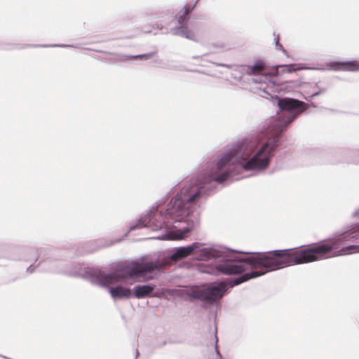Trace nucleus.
I'll return each mask as SVG.
<instances>
[{
    "instance_id": "4",
    "label": "nucleus",
    "mask_w": 359,
    "mask_h": 359,
    "mask_svg": "<svg viewBox=\"0 0 359 359\" xmlns=\"http://www.w3.org/2000/svg\"><path fill=\"white\" fill-rule=\"evenodd\" d=\"M353 216L359 218V209L353 212ZM337 235L338 238L335 241L308 248H315L324 245L328 248L322 257L316 258L313 262L341 255L359 252V222L346 226L342 231L337 232Z\"/></svg>"
},
{
    "instance_id": "1",
    "label": "nucleus",
    "mask_w": 359,
    "mask_h": 359,
    "mask_svg": "<svg viewBox=\"0 0 359 359\" xmlns=\"http://www.w3.org/2000/svg\"><path fill=\"white\" fill-rule=\"evenodd\" d=\"M259 90L260 96L265 98L270 96L273 104L279 108L277 119L271 123L273 138L263 144L250 159L255 144L248 138L233 143L215 162L207 163L205 168L170 200L163 213L158 211L157 206L152 207L144 216L140 217L136 224L130 226V231L144 227L151 228L153 231L165 229V233L158 236V239H182L188 232L199 225L198 207L200 201L214 192L215 182L222 184L226 181L233 171V165H240L245 170L252 171H261L267 168L280 144L281 133L297 116L308 109L309 104L294 98L272 97L266 88H260Z\"/></svg>"
},
{
    "instance_id": "7",
    "label": "nucleus",
    "mask_w": 359,
    "mask_h": 359,
    "mask_svg": "<svg viewBox=\"0 0 359 359\" xmlns=\"http://www.w3.org/2000/svg\"><path fill=\"white\" fill-rule=\"evenodd\" d=\"M189 17L184 15H181L178 18L179 25L172 28L170 32L172 35L182 36L188 39L191 41H197L198 40V35L201 33V30L198 29L197 33L189 29L187 27V21Z\"/></svg>"
},
{
    "instance_id": "13",
    "label": "nucleus",
    "mask_w": 359,
    "mask_h": 359,
    "mask_svg": "<svg viewBox=\"0 0 359 359\" xmlns=\"http://www.w3.org/2000/svg\"><path fill=\"white\" fill-rule=\"evenodd\" d=\"M131 60L130 55H117V60L119 62H127Z\"/></svg>"
},
{
    "instance_id": "20",
    "label": "nucleus",
    "mask_w": 359,
    "mask_h": 359,
    "mask_svg": "<svg viewBox=\"0 0 359 359\" xmlns=\"http://www.w3.org/2000/svg\"><path fill=\"white\" fill-rule=\"evenodd\" d=\"M153 27H156L157 29L161 30L163 29V25L162 24L156 23L153 25Z\"/></svg>"
},
{
    "instance_id": "9",
    "label": "nucleus",
    "mask_w": 359,
    "mask_h": 359,
    "mask_svg": "<svg viewBox=\"0 0 359 359\" xmlns=\"http://www.w3.org/2000/svg\"><path fill=\"white\" fill-rule=\"evenodd\" d=\"M327 69L332 71L359 72V61H333L327 64Z\"/></svg>"
},
{
    "instance_id": "5",
    "label": "nucleus",
    "mask_w": 359,
    "mask_h": 359,
    "mask_svg": "<svg viewBox=\"0 0 359 359\" xmlns=\"http://www.w3.org/2000/svg\"><path fill=\"white\" fill-rule=\"evenodd\" d=\"M128 262L120 263L119 264L117 265V266L113 271L109 273V274L114 273L120 265L125 264V263H128ZM92 269H97L98 271H100L101 277H104V276L109 275V273H102V269L100 267H94V266L82 267L80 264H76L72 269L68 271L67 273L70 276H72L74 277H80V278H83V280L88 281L92 285H97V286H99L101 287H108L111 297L114 299H129L133 297L132 291L128 287H126L122 285H118V286H115V287H109V285H114L118 283L125 282L128 280H135L136 279L139 278L140 277H137L134 279L127 278V279L121 280L120 281H117L116 283H109L107 285H102L100 283H94L93 281V279L94 277H91V274L90 272V271H91Z\"/></svg>"
},
{
    "instance_id": "8",
    "label": "nucleus",
    "mask_w": 359,
    "mask_h": 359,
    "mask_svg": "<svg viewBox=\"0 0 359 359\" xmlns=\"http://www.w3.org/2000/svg\"><path fill=\"white\" fill-rule=\"evenodd\" d=\"M57 262L53 257L41 258L38 256L36 261L27 269V272L32 273L36 269L40 271H57Z\"/></svg>"
},
{
    "instance_id": "2",
    "label": "nucleus",
    "mask_w": 359,
    "mask_h": 359,
    "mask_svg": "<svg viewBox=\"0 0 359 359\" xmlns=\"http://www.w3.org/2000/svg\"><path fill=\"white\" fill-rule=\"evenodd\" d=\"M235 250L228 249L223 246H212L210 248H201L198 243H194L187 246L177 248L175 251L169 256L159 254L157 257L143 256L130 262L120 265L112 273L104 277H101L100 271L92 269L90 271L93 282L102 285L116 283L121 280L137 277H144L148 273L154 271L161 272V270L171 264L172 261L177 262L184 259L191 254H196V259L200 261L215 260L217 264L213 269L204 271L208 273L215 276L220 274L233 275L243 271V260L235 258ZM245 259L252 266L259 264L264 266H276L273 258L265 255H256Z\"/></svg>"
},
{
    "instance_id": "19",
    "label": "nucleus",
    "mask_w": 359,
    "mask_h": 359,
    "mask_svg": "<svg viewBox=\"0 0 359 359\" xmlns=\"http://www.w3.org/2000/svg\"><path fill=\"white\" fill-rule=\"evenodd\" d=\"M195 7V5H193V7L192 8H185V10H184V13L183 15H188L191 11V10L193 9V8Z\"/></svg>"
},
{
    "instance_id": "17",
    "label": "nucleus",
    "mask_w": 359,
    "mask_h": 359,
    "mask_svg": "<svg viewBox=\"0 0 359 359\" xmlns=\"http://www.w3.org/2000/svg\"><path fill=\"white\" fill-rule=\"evenodd\" d=\"M26 251L28 253L32 254V255H33L34 256L39 253L38 252V250L34 248H28V249L26 250Z\"/></svg>"
},
{
    "instance_id": "6",
    "label": "nucleus",
    "mask_w": 359,
    "mask_h": 359,
    "mask_svg": "<svg viewBox=\"0 0 359 359\" xmlns=\"http://www.w3.org/2000/svg\"><path fill=\"white\" fill-rule=\"evenodd\" d=\"M306 69L305 67L300 64H290V65H276L273 69L271 73L266 74L264 69V66L262 62L257 61L252 66H248L246 69V73L250 75H257L259 78H255L252 81L255 83H265L267 85L271 84L273 86L278 85V76L285 73H292L298 70Z\"/></svg>"
},
{
    "instance_id": "23",
    "label": "nucleus",
    "mask_w": 359,
    "mask_h": 359,
    "mask_svg": "<svg viewBox=\"0 0 359 359\" xmlns=\"http://www.w3.org/2000/svg\"><path fill=\"white\" fill-rule=\"evenodd\" d=\"M138 354H139L138 351H137V350H136V355L137 356V355H138Z\"/></svg>"
},
{
    "instance_id": "16",
    "label": "nucleus",
    "mask_w": 359,
    "mask_h": 359,
    "mask_svg": "<svg viewBox=\"0 0 359 359\" xmlns=\"http://www.w3.org/2000/svg\"><path fill=\"white\" fill-rule=\"evenodd\" d=\"M155 54H156V52H151V53H148L142 54V59L149 60V59L151 58Z\"/></svg>"
},
{
    "instance_id": "24",
    "label": "nucleus",
    "mask_w": 359,
    "mask_h": 359,
    "mask_svg": "<svg viewBox=\"0 0 359 359\" xmlns=\"http://www.w3.org/2000/svg\"><path fill=\"white\" fill-rule=\"evenodd\" d=\"M198 1V0H196V3H197V1Z\"/></svg>"
},
{
    "instance_id": "15",
    "label": "nucleus",
    "mask_w": 359,
    "mask_h": 359,
    "mask_svg": "<svg viewBox=\"0 0 359 359\" xmlns=\"http://www.w3.org/2000/svg\"><path fill=\"white\" fill-rule=\"evenodd\" d=\"M274 41H275V45H276V48L282 49L284 52L285 51V49L283 48V46L279 43V35H277L274 38Z\"/></svg>"
},
{
    "instance_id": "11",
    "label": "nucleus",
    "mask_w": 359,
    "mask_h": 359,
    "mask_svg": "<svg viewBox=\"0 0 359 359\" xmlns=\"http://www.w3.org/2000/svg\"><path fill=\"white\" fill-rule=\"evenodd\" d=\"M34 47H42V48H47V47H61V48H65V47H74L73 45H67V44H50V45H34Z\"/></svg>"
},
{
    "instance_id": "14",
    "label": "nucleus",
    "mask_w": 359,
    "mask_h": 359,
    "mask_svg": "<svg viewBox=\"0 0 359 359\" xmlns=\"http://www.w3.org/2000/svg\"><path fill=\"white\" fill-rule=\"evenodd\" d=\"M151 14L155 15L156 18H163L165 15V13L164 10H158L156 12L152 13Z\"/></svg>"
},
{
    "instance_id": "10",
    "label": "nucleus",
    "mask_w": 359,
    "mask_h": 359,
    "mask_svg": "<svg viewBox=\"0 0 359 359\" xmlns=\"http://www.w3.org/2000/svg\"><path fill=\"white\" fill-rule=\"evenodd\" d=\"M154 289L155 285L153 284L135 285L133 287L134 293L133 294V297L137 299L147 297L151 294Z\"/></svg>"
},
{
    "instance_id": "21",
    "label": "nucleus",
    "mask_w": 359,
    "mask_h": 359,
    "mask_svg": "<svg viewBox=\"0 0 359 359\" xmlns=\"http://www.w3.org/2000/svg\"><path fill=\"white\" fill-rule=\"evenodd\" d=\"M131 60L133 59H142V54L141 55H130Z\"/></svg>"
},
{
    "instance_id": "12",
    "label": "nucleus",
    "mask_w": 359,
    "mask_h": 359,
    "mask_svg": "<svg viewBox=\"0 0 359 359\" xmlns=\"http://www.w3.org/2000/svg\"><path fill=\"white\" fill-rule=\"evenodd\" d=\"M212 46L219 49L221 51H225L229 49L228 45L224 43H212Z\"/></svg>"
},
{
    "instance_id": "3",
    "label": "nucleus",
    "mask_w": 359,
    "mask_h": 359,
    "mask_svg": "<svg viewBox=\"0 0 359 359\" xmlns=\"http://www.w3.org/2000/svg\"><path fill=\"white\" fill-rule=\"evenodd\" d=\"M294 249L276 250L262 252L235 251V258L236 259L244 260L250 257L264 255L273 258V262L276 263V266H264L259 264L254 266L243 261L244 269L237 273L240 274L238 276L229 279L226 282L213 283L205 289L191 290L189 293V296L192 299L212 304L220 300L229 287H233L250 279L263 276L267 272L277 271L290 266L312 262L316 258L322 257L328 248L327 246L323 245L315 248H306L295 251Z\"/></svg>"
},
{
    "instance_id": "22",
    "label": "nucleus",
    "mask_w": 359,
    "mask_h": 359,
    "mask_svg": "<svg viewBox=\"0 0 359 359\" xmlns=\"http://www.w3.org/2000/svg\"><path fill=\"white\" fill-rule=\"evenodd\" d=\"M217 65L220 66V67H229V65L223 64V63H218V64H217Z\"/></svg>"
},
{
    "instance_id": "18",
    "label": "nucleus",
    "mask_w": 359,
    "mask_h": 359,
    "mask_svg": "<svg viewBox=\"0 0 359 359\" xmlns=\"http://www.w3.org/2000/svg\"><path fill=\"white\" fill-rule=\"evenodd\" d=\"M326 91V89L325 88H321L320 89L319 91H317V92H315L313 93L311 95V97H314L320 94H322V93H324Z\"/></svg>"
}]
</instances>
